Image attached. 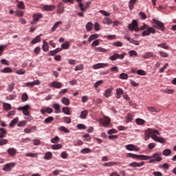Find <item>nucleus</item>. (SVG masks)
<instances>
[{
    "instance_id": "1",
    "label": "nucleus",
    "mask_w": 176,
    "mask_h": 176,
    "mask_svg": "<svg viewBox=\"0 0 176 176\" xmlns=\"http://www.w3.org/2000/svg\"><path fill=\"white\" fill-rule=\"evenodd\" d=\"M140 30L142 31L144 30L142 33V36H148L151 35V34H156V30H155V28H153L152 27H148V25H146V24H144V25L140 27Z\"/></svg>"
},
{
    "instance_id": "2",
    "label": "nucleus",
    "mask_w": 176,
    "mask_h": 176,
    "mask_svg": "<svg viewBox=\"0 0 176 176\" xmlns=\"http://www.w3.org/2000/svg\"><path fill=\"white\" fill-rule=\"evenodd\" d=\"M159 135V131L157 130H155V129H146L144 132V140L145 141H148V140H149V138H152V137H153V135Z\"/></svg>"
},
{
    "instance_id": "3",
    "label": "nucleus",
    "mask_w": 176,
    "mask_h": 176,
    "mask_svg": "<svg viewBox=\"0 0 176 176\" xmlns=\"http://www.w3.org/2000/svg\"><path fill=\"white\" fill-rule=\"evenodd\" d=\"M127 157H131L132 159H140V160H151V156L144 155H137L131 153L126 154Z\"/></svg>"
},
{
    "instance_id": "4",
    "label": "nucleus",
    "mask_w": 176,
    "mask_h": 176,
    "mask_svg": "<svg viewBox=\"0 0 176 176\" xmlns=\"http://www.w3.org/2000/svg\"><path fill=\"white\" fill-rule=\"evenodd\" d=\"M153 27L160 30V31H164L166 28L164 27V23L157 19H153Z\"/></svg>"
},
{
    "instance_id": "5",
    "label": "nucleus",
    "mask_w": 176,
    "mask_h": 176,
    "mask_svg": "<svg viewBox=\"0 0 176 176\" xmlns=\"http://www.w3.org/2000/svg\"><path fill=\"white\" fill-rule=\"evenodd\" d=\"M162 153H155L152 154L151 156H150L151 160L149 161V163H155L156 162H162L163 160V158H162Z\"/></svg>"
},
{
    "instance_id": "6",
    "label": "nucleus",
    "mask_w": 176,
    "mask_h": 176,
    "mask_svg": "<svg viewBox=\"0 0 176 176\" xmlns=\"http://www.w3.org/2000/svg\"><path fill=\"white\" fill-rule=\"evenodd\" d=\"M128 28L130 31H140V28H138V23L136 20H133L132 23L128 25Z\"/></svg>"
},
{
    "instance_id": "7",
    "label": "nucleus",
    "mask_w": 176,
    "mask_h": 176,
    "mask_svg": "<svg viewBox=\"0 0 176 176\" xmlns=\"http://www.w3.org/2000/svg\"><path fill=\"white\" fill-rule=\"evenodd\" d=\"M29 109H30V105H28V104H27L24 107L17 108L18 111H23V115H25V116H30Z\"/></svg>"
},
{
    "instance_id": "8",
    "label": "nucleus",
    "mask_w": 176,
    "mask_h": 176,
    "mask_svg": "<svg viewBox=\"0 0 176 176\" xmlns=\"http://www.w3.org/2000/svg\"><path fill=\"white\" fill-rule=\"evenodd\" d=\"M100 123L103 127H109V124H111V118L104 117L100 120Z\"/></svg>"
},
{
    "instance_id": "9",
    "label": "nucleus",
    "mask_w": 176,
    "mask_h": 176,
    "mask_svg": "<svg viewBox=\"0 0 176 176\" xmlns=\"http://www.w3.org/2000/svg\"><path fill=\"white\" fill-rule=\"evenodd\" d=\"M14 166H16V163L14 162L6 164L3 170V171H12V169L14 167Z\"/></svg>"
},
{
    "instance_id": "10",
    "label": "nucleus",
    "mask_w": 176,
    "mask_h": 176,
    "mask_svg": "<svg viewBox=\"0 0 176 176\" xmlns=\"http://www.w3.org/2000/svg\"><path fill=\"white\" fill-rule=\"evenodd\" d=\"M126 149H127V151H135V152H138L140 151V148L137 147V146L134 145V144H128L126 146Z\"/></svg>"
},
{
    "instance_id": "11",
    "label": "nucleus",
    "mask_w": 176,
    "mask_h": 176,
    "mask_svg": "<svg viewBox=\"0 0 176 176\" xmlns=\"http://www.w3.org/2000/svg\"><path fill=\"white\" fill-rule=\"evenodd\" d=\"M7 152L9 156H10L11 157H14V156H16V154L17 153V150H16V148H9L7 150Z\"/></svg>"
},
{
    "instance_id": "12",
    "label": "nucleus",
    "mask_w": 176,
    "mask_h": 176,
    "mask_svg": "<svg viewBox=\"0 0 176 176\" xmlns=\"http://www.w3.org/2000/svg\"><path fill=\"white\" fill-rule=\"evenodd\" d=\"M49 86H50V87H55L56 89H61L63 84L60 82L54 81L51 82Z\"/></svg>"
},
{
    "instance_id": "13",
    "label": "nucleus",
    "mask_w": 176,
    "mask_h": 176,
    "mask_svg": "<svg viewBox=\"0 0 176 176\" xmlns=\"http://www.w3.org/2000/svg\"><path fill=\"white\" fill-rule=\"evenodd\" d=\"M108 67V63H97L93 65L94 69H100V68H105Z\"/></svg>"
},
{
    "instance_id": "14",
    "label": "nucleus",
    "mask_w": 176,
    "mask_h": 176,
    "mask_svg": "<svg viewBox=\"0 0 176 176\" xmlns=\"http://www.w3.org/2000/svg\"><path fill=\"white\" fill-rule=\"evenodd\" d=\"M152 140L157 142H160V144H164V142H166V140H164L163 138L157 137L156 135H153L152 136Z\"/></svg>"
},
{
    "instance_id": "15",
    "label": "nucleus",
    "mask_w": 176,
    "mask_h": 176,
    "mask_svg": "<svg viewBox=\"0 0 176 176\" xmlns=\"http://www.w3.org/2000/svg\"><path fill=\"white\" fill-rule=\"evenodd\" d=\"M41 113L43 115H46V113H53V109H52L50 107H47L45 109H41Z\"/></svg>"
},
{
    "instance_id": "16",
    "label": "nucleus",
    "mask_w": 176,
    "mask_h": 176,
    "mask_svg": "<svg viewBox=\"0 0 176 176\" xmlns=\"http://www.w3.org/2000/svg\"><path fill=\"white\" fill-rule=\"evenodd\" d=\"M145 164L144 162H132L131 164H129L130 167H142V166H144Z\"/></svg>"
},
{
    "instance_id": "17",
    "label": "nucleus",
    "mask_w": 176,
    "mask_h": 176,
    "mask_svg": "<svg viewBox=\"0 0 176 176\" xmlns=\"http://www.w3.org/2000/svg\"><path fill=\"white\" fill-rule=\"evenodd\" d=\"M43 10H46L47 12H52L54 9H56L55 6H49L45 5L43 8Z\"/></svg>"
},
{
    "instance_id": "18",
    "label": "nucleus",
    "mask_w": 176,
    "mask_h": 176,
    "mask_svg": "<svg viewBox=\"0 0 176 176\" xmlns=\"http://www.w3.org/2000/svg\"><path fill=\"white\" fill-rule=\"evenodd\" d=\"M90 5H91V2L89 1L87 2L85 5L82 4V7H80V11L81 12H85L86 9H89L90 7Z\"/></svg>"
},
{
    "instance_id": "19",
    "label": "nucleus",
    "mask_w": 176,
    "mask_h": 176,
    "mask_svg": "<svg viewBox=\"0 0 176 176\" xmlns=\"http://www.w3.org/2000/svg\"><path fill=\"white\" fill-rule=\"evenodd\" d=\"M42 49L43 52H49V43L46 41V40H43Z\"/></svg>"
},
{
    "instance_id": "20",
    "label": "nucleus",
    "mask_w": 176,
    "mask_h": 176,
    "mask_svg": "<svg viewBox=\"0 0 176 176\" xmlns=\"http://www.w3.org/2000/svg\"><path fill=\"white\" fill-rule=\"evenodd\" d=\"M112 90H113V88H109L105 90L104 97H106V98H108V97H111V96H112Z\"/></svg>"
},
{
    "instance_id": "21",
    "label": "nucleus",
    "mask_w": 176,
    "mask_h": 176,
    "mask_svg": "<svg viewBox=\"0 0 176 176\" xmlns=\"http://www.w3.org/2000/svg\"><path fill=\"white\" fill-rule=\"evenodd\" d=\"M151 57H156V55L153 52H146L144 55L142 56L143 58H151Z\"/></svg>"
},
{
    "instance_id": "22",
    "label": "nucleus",
    "mask_w": 176,
    "mask_h": 176,
    "mask_svg": "<svg viewBox=\"0 0 176 176\" xmlns=\"http://www.w3.org/2000/svg\"><path fill=\"white\" fill-rule=\"evenodd\" d=\"M89 115V111L88 110H84L81 112L80 115V119H86L87 118V116Z\"/></svg>"
},
{
    "instance_id": "23",
    "label": "nucleus",
    "mask_w": 176,
    "mask_h": 176,
    "mask_svg": "<svg viewBox=\"0 0 176 176\" xmlns=\"http://www.w3.org/2000/svg\"><path fill=\"white\" fill-rule=\"evenodd\" d=\"M138 0H130L129 2V8L130 10H133L134 9V4L137 3Z\"/></svg>"
},
{
    "instance_id": "24",
    "label": "nucleus",
    "mask_w": 176,
    "mask_h": 176,
    "mask_svg": "<svg viewBox=\"0 0 176 176\" xmlns=\"http://www.w3.org/2000/svg\"><path fill=\"white\" fill-rule=\"evenodd\" d=\"M64 12V4H63V3H59L58 4V13H59V14H61V13H63Z\"/></svg>"
},
{
    "instance_id": "25",
    "label": "nucleus",
    "mask_w": 176,
    "mask_h": 176,
    "mask_svg": "<svg viewBox=\"0 0 176 176\" xmlns=\"http://www.w3.org/2000/svg\"><path fill=\"white\" fill-rule=\"evenodd\" d=\"M3 108L5 111H10V109H12V104L9 103L3 102Z\"/></svg>"
},
{
    "instance_id": "26",
    "label": "nucleus",
    "mask_w": 176,
    "mask_h": 176,
    "mask_svg": "<svg viewBox=\"0 0 176 176\" xmlns=\"http://www.w3.org/2000/svg\"><path fill=\"white\" fill-rule=\"evenodd\" d=\"M123 94V89L118 88L116 89V98H120Z\"/></svg>"
},
{
    "instance_id": "27",
    "label": "nucleus",
    "mask_w": 176,
    "mask_h": 176,
    "mask_svg": "<svg viewBox=\"0 0 176 176\" xmlns=\"http://www.w3.org/2000/svg\"><path fill=\"white\" fill-rule=\"evenodd\" d=\"M42 36V34H40L38 36H37L36 38H34L32 41L31 43H32V45H35L36 43H39V41H41V36Z\"/></svg>"
},
{
    "instance_id": "28",
    "label": "nucleus",
    "mask_w": 176,
    "mask_h": 176,
    "mask_svg": "<svg viewBox=\"0 0 176 176\" xmlns=\"http://www.w3.org/2000/svg\"><path fill=\"white\" fill-rule=\"evenodd\" d=\"M116 164H118V163L114 162H106L103 164V166L104 167H112L113 166H116Z\"/></svg>"
},
{
    "instance_id": "29",
    "label": "nucleus",
    "mask_w": 176,
    "mask_h": 176,
    "mask_svg": "<svg viewBox=\"0 0 176 176\" xmlns=\"http://www.w3.org/2000/svg\"><path fill=\"white\" fill-rule=\"evenodd\" d=\"M19 122V117L15 118L10 123V127H14L16 124Z\"/></svg>"
},
{
    "instance_id": "30",
    "label": "nucleus",
    "mask_w": 176,
    "mask_h": 176,
    "mask_svg": "<svg viewBox=\"0 0 176 176\" xmlns=\"http://www.w3.org/2000/svg\"><path fill=\"white\" fill-rule=\"evenodd\" d=\"M6 130L3 128H0V138H5L6 136Z\"/></svg>"
},
{
    "instance_id": "31",
    "label": "nucleus",
    "mask_w": 176,
    "mask_h": 176,
    "mask_svg": "<svg viewBox=\"0 0 176 176\" xmlns=\"http://www.w3.org/2000/svg\"><path fill=\"white\" fill-rule=\"evenodd\" d=\"M103 24H107L108 25L112 24V20L109 17H106L102 20Z\"/></svg>"
},
{
    "instance_id": "32",
    "label": "nucleus",
    "mask_w": 176,
    "mask_h": 176,
    "mask_svg": "<svg viewBox=\"0 0 176 176\" xmlns=\"http://www.w3.org/2000/svg\"><path fill=\"white\" fill-rule=\"evenodd\" d=\"M158 47H162V49H165L166 50H168L170 47L166 44V43H160L157 45Z\"/></svg>"
},
{
    "instance_id": "33",
    "label": "nucleus",
    "mask_w": 176,
    "mask_h": 176,
    "mask_svg": "<svg viewBox=\"0 0 176 176\" xmlns=\"http://www.w3.org/2000/svg\"><path fill=\"white\" fill-rule=\"evenodd\" d=\"M53 120H54V118L50 116L48 118H47L45 120H44V123L45 124H49V123H52V122H53Z\"/></svg>"
},
{
    "instance_id": "34",
    "label": "nucleus",
    "mask_w": 176,
    "mask_h": 176,
    "mask_svg": "<svg viewBox=\"0 0 176 176\" xmlns=\"http://www.w3.org/2000/svg\"><path fill=\"white\" fill-rule=\"evenodd\" d=\"M53 108L56 110V113H60L61 111L60 110V104L58 103H55L53 104Z\"/></svg>"
},
{
    "instance_id": "35",
    "label": "nucleus",
    "mask_w": 176,
    "mask_h": 176,
    "mask_svg": "<svg viewBox=\"0 0 176 176\" xmlns=\"http://www.w3.org/2000/svg\"><path fill=\"white\" fill-rule=\"evenodd\" d=\"M87 31L90 32L93 30V23L91 22H88L86 25Z\"/></svg>"
},
{
    "instance_id": "36",
    "label": "nucleus",
    "mask_w": 176,
    "mask_h": 176,
    "mask_svg": "<svg viewBox=\"0 0 176 176\" xmlns=\"http://www.w3.org/2000/svg\"><path fill=\"white\" fill-rule=\"evenodd\" d=\"M7 144H9V140H8V139L1 138L0 140V146H2L3 145H7Z\"/></svg>"
},
{
    "instance_id": "37",
    "label": "nucleus",
    "mask_w": 176,
    "mask_h": 176,
    "mask_svg": "<svg viewBox=\"0 0 176 176\" xmlns=\"http://www.w3.org/2000/svg\"><path fill=\"white\" fill-rule=\"evenodd\" d=\"M52 156H53V154H52V152L48 151L45 153V159L46 160H50V159H52Z\"/></svg>"
},
{
    "instance_id": "38",
    "label": "nucleus",
    "mask_w": 176,
    "mask_h": 176,
    "mask_svg": "<svg viewBox=\"0 0 176 176\" xmlns=\"http://www.w3.org/2000/svg\"><path fill=\"white\" fill-rule=\"evenodd\" d=\"M92 151L91 149L89 148H85L80 151V153L85 154V153H91Z\"/></svg>"
},
{
    "instance_id": "39",
    "label": "nucleus",
    "mask_w": 176,
    "mask_h": 176,
    "mask_svg": "<svg viewBox=\"0 0 176 176\" xmlns=\"http://www.w3.org/2000/svg\"><path fill=\"white\" fill-rule=\"evenodd\" d=\"M10 72H12V68L10 67H6L1 70V73L3 74H10Z\"/></svg>"
},
{
    "instance_id": "40",
    "label": "nucleus",
    "mask_w": 176,
    "mask_h": 176,
    "mask_svg": "<svg viewBox=\"0 0 176 176\" xmlns=\"http://www.w3.org/2000/svg\"><path fill=\"white\" fill-rule=\"evenodd\" d=\"M96 52H99L100 53H107V52H108L107 50H106L105 48H102L101 47H98L96 48Z\"/></svg>"
},
{
    "instance_id": "41",
    "label": "nucleus",
    "mask_w": 176,
    "mask_h": 176,
    "mask_svg": "<svg viewBox=\"0 0 176 176\" xmlns=\"http://www.w3.org/2000/svg\"><path fill=\"white\" fill-rule=\"evenodd\" d=\"M97 38H98V34H92L89 36L88 41L91 42V41H94V39H97Z\"/></svg>"
},
{
    "instance_id": "42",
    "label": "nucleus",
    "mask_w": 176,
    "mask_h": 176,
    "mask_svg": "<svg viewBox=\"0 0 176 176\" xmlns=\"http://www.w3.org/2000/svg\"><path fill=\"white\" fill-rule=\"evenodd\" d=\"M21 101L22 102H25V101H28V95L27 93L23 94L21 97Z\"/></svg>"
},
{
    "instance_id": "43",
    "label": "nucleus",
    "mask_w": 176,
    "mask_h": 176,
    "mask_svg": "<svg viewBox=\"0 0 176 176\" xmlns=\"http://www.w3.org/2000/svg\"><path fill=\"white\" fill-rule=\"evenodd\" d=\"M63 104H65V105H69V99L66 97H63L61 100Z\"/></svg>"
},
{
    "instance_id": "44",
    "label": "nucleus",
    "mask_w": 176,
    "mask_h": 176,
    "mask_svg": "<svg viewBox=\"0 0 176 176\" xmlns=\"http://www.w3.org/2000/svg\"><path fill=\"white\" fill-rule=\"evenodd\" d=\"M83 138H85L84 141H87V142H90V141H91V137H90V135H89L88 133H85L83 135Z\"/></svg>"
},
{
    "instance_id": "45",
    "label": "nucleus",
    "mask_w": 176,
    "mask_h": 176,
    "mask_svg": "<svg viewBox=\"0 0 176 176\" xmlns=\"http://www.w3.org/2000/svg\"><path fill=\"white\" fill-rule=\"evenodd\" d=\"M170 153L171 151L169 148H166L163 151L162 155H164V156H170Z\"/></svg>"
},
{
    "instance_id": "46",
    "label": "nucleus",
    "mask_w": 176,
    "mask_h": 176,
    "mask_svg": "<svg viewBox=\"0 0 176 176\" xmlns=\"http://www.w3.org/2000/svg\"><path fill=\"white\" fill-rule=\"evenodd\" d=\"M63 24V21H58L54 23V26L52 27V31H56V29L58 27V25Z\"/></svg>"
},
{
    "instance_id": "47",
    "label": "nucleus",
    "mask_w": 176,
    "mask_h": 176,
    "mask_svg": "<svg viewBox=\"0 0 176 176\" xmlns=\"http://www.w3.org/2000/svg\"><path fill=\"white\" fill-rule=\"evenodd\" d=\"M51 142H52V144H58V142H60V138H58V136H56L51 140Z\"/></svg>"
},
{
    "instance_id": "48",
    "label": "nucleus",
    "mask_w": 176,
    "mask_h": 176,
    "mask_svg": "<svg viewBox=\"0 0 176 176\" xmlns=\"http://www.w3.org/2000/svg\"><path fill=\"white\" fill-rule=\"evenodd\" d=\"M61 48L67 50V49H69V43L68 41H66L65 43L61 45Z\"/></svg>"
},
{
    "instance_id": "49",
    "label": "nucleus",
    "mask_w": 176,
    "mask_h": 176,
    "mask_svg": "<svg viewBox=\"0 0 176 176\" xmlns=\"http://www.w3.org/2000/svg\"><path fill=\"white\" fill-rule=\"evenodd\" d=\"M61 148H63V146L60 144H53L52 146V148L54 149V150L61 149Z\"/></svg>"
},
{
    "instance_id": "50",
    "label": "nucleus",
    "mask_w": 176,
    "mask_h": 176,
    "mask_svg": "<svg viewBox=\"0 0 176 176\" xmlns=\"http://www.w3.org/2000/svg\"><path fill=\"white\" fill-rule=\"evenodd\" d=\"M158 53L161 57H164V58H167V57H168V54H167V52L160 51Z\"/></svg>"
},
{
    "instance_id": "51",
    "label": "nucleus",
    "mask_w": 176,
    "mask_h": 176,
    "mask_svg": "<svg viewBox=\"0 0 176 176\" xmlns=\"http://www.w3.org/2000/svg\"><path fill=\"white\" fill-rule=\"evenodd\" d=\"M113 45L116 47H122V46H123V43L120 41H116L115 43H113Z\"/></svg>"
},
{
    "instance_id": "52",
    "label": "nucleus",
    "mask_w": 176,
    "mask_h": 176,
    "mask_svg": "<svg viewBox=\"0 0 176 176\" xmlns=\"http://www.w3.org/2000/svg\"><path fill=\"white\" fill-rule=\"evenodd\" d=\"M62 111L63 113H65V115H71V113L69 112V108L68 107H63L62 109Z\"/></svg>"
},
{
    "instance_id": "53",
    "label": "nucleus",
    "mask_w": 176,
    "mask_h": 176,
    "mask_svg": "<svg viewBox=\"0 0 176 176\" xmlns=\"http://www.w3.org/2000/svg\"><path fill=\"white\" fill-rule=\"evenodd\" d=\"M133 120V114L128 113L126 116V123H129V122H131Z\"/></svg>"
},
{
    "instance_id": "54",
    "label": "nucleus",
    "mask_w": 176,
    "mask_h": 176,
    "mask_svg": "<svg viewBox=\"0 0 176 176\" xmlns=\"http://www.w3.org/2000/svg\"><path fill=\"white\" fill-rule=\"evenodd\" d=\"M130 57L135 56L137 57L138 56V53L135 52V50H131L129 52Z\"/></svg>"
},
{
    "instance_id": "55",
    "label": "nucleus",
    "mask_w": 176,
    "mask_h": 176,
    "mask_svg": "<svg viewBox=\"0 0 176 176\" xmlns=\"http://www.w3.org/2000/svg\"><path fill=\"white\" fill-rule=\"evenodd\" d=\"M58 130H60V131H63L64 133H69V129H67L65 126H60Z\"/></svg>"
},
{
    "instance_id": "56",
    "label": "nucleus",
    "mask_w": 176,
    "mask_h": 176,
    "mask_svg": "<svg viewBox=\"0 0 176 176\" xmlns=\"http://www.w3.org/2000/svg\"><path fill=\"white\" fill-rule=\"evenodd\" d=\"M136 72L138 75H141L142 76H145V75H146V72L142 69H139Z\"/></svg>"
},
{
    "instance_id": "57",
    "label": "nucleus",
    "mask_w": 176,
    "mask_h": 176,
    "mask_svg": "<svg viewBox=\"0 0 176 176\" xmlns=\"http://www.w3.org/2000/svg\"><path fill=\"white\" fill-rule=\"evenodd\" d=\"M120 79L124 80V79H129V75L126 73H122L120 74Z\"/></svg>"
},
{
    "instance_id": "58",
    "label": "nucleus",
    "mask_w": 176,
    "mask_h": 176,
    "mask_svg": "<svg viewBox=\"0 0 176 176\" xmlns=\"http://www.w3.org/2000/svg\"><path fill=\"white\" fill-rule=\"evenodd\" d=\"M136 123L137 124L142 125L145 123V120L141 119V118H137L136 119Z\"/></svg>"
},
{
    "instance_id": "59",
    "label": "nucleus",
    "mask_w": 176,
    "mask_h": 176,
    "mask_svg": "<svg viewBox=\"0 0 176 176\" xmlns=\"http://www.w3.org/2000/svg\"><path fill=\"white\" fill-rule=\"evenodd\" d=\"M163 93H165V94H173L174 93V90L166 89L163 91Z\"/></svg>"
},
{
    "instance_id": "60",
    "label": "nucleus",
    "mask_w": 176,
    "mask_h": 176,
    "mask_svg": "<svg viewBox=\"0 0 176 176\" xmlns=\"http://www.w3.org/2000/svg\"><path fill=\"white\" fill-rule=\"evenodd\" d=\"M109 60H111V61H115L118 60V53H116L113 56H110Z\"/></svg>"
},
{
    "instance_id": "61",
    "label": "nucleus",
    "mask_w": 176,
    "mask_h": 176,
    "mask_svg": "<svg viewBox=\"0 0 176 176\" xmlns=\"http://www.w3.org/2000/svg\"><path fill=\"white\" fill-rule=\"evenodd\" d=\"M14 89V83H11L8 85V91H13Z\"/></svg>"
},
{
    "instance_id": "62",
    "label": "nucleus",
    "mask_w": 176,
    "mask_h": 176,
    "mask_svg": "<svg viewBox=\"0 0 176 176\" xmlns=\"http://www.w3.org/2000/svg\"><path fill=\"white\" fill-rule=\"evenodd\" d=\"M16 97H17L16 94L9 95L8 96L6 97V99L8 100H14Z\"/></svg>"
},
{
    "instance_id": "63",
    "label": "nucleus",
    "mask_w": 176,
    "mask_h": 176,
    "mask_svg": "<svg viewBox=\"0 0 176 176\" xmlns=\"http://www.w3.org/2000/svg\"><path fill=\"white\" fill-rule=\"evenodd\" d=\"M147 109L150 112H159V111H157V109L153 107H148Z\"/></svg>"
},
{
    "instance_id": "64",
    "label": "nucleus",
    "mask_w": 176,
    "mask_h": 176,
    "mask_svg": "<svg viewBox=\"0 0 176 176\" xmlns=\"http://www.w3.org/2000/svg\"><path fill=\"white\" fill-rule=\"evenodd\" d=\"M17 6H18L19 9H24V2L19 1Z\"/></svg>"
}]
</instances>
